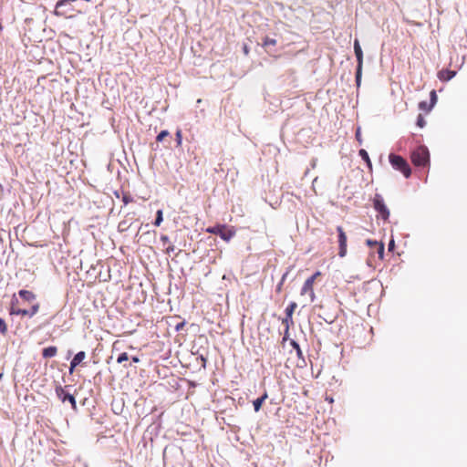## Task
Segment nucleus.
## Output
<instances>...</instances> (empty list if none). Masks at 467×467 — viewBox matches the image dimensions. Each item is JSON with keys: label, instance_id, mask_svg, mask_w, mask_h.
<instances>
[{"label": "nucleus", "instance_id": "obj_28", "mask_svg": "<svg viewBox=\"0 0 467 467\" xmlns=\"http://www.w3.org/2000/svg\"><path fill=\"white\" fill-rule=\"evenodd\" d=\"M174 249H175V248H174V245H173L172 244H171V243H170V244L166 246V248H165V253H166L167 254H171V253L174 252Z\"/></svg>", "mask_w": 467, "mask_h": 467}, {"label": "nucleus", "instance_id": "obj_26", "mask_svg": "<svg viewBox=\"0 0 467 467\" xmlns=\"http://www.w3.org/2000/svg\"><path fill=\"white\" fill-rule=\"evenodd\" d=\"M436 101H437V95H436L435 90H432V91L431 92V104H430V105H431V107H433V106H434V104L436 103Z\"/></svg>", "mask_w": 467, "mask_h": 467}, {"label": "nucleus", "instance_id": "obj_12", "mask_svg": "<svg viewBox=\"0 0 467 467\" xmlns=\"http://www.w3.org/2000/svg\"><path fill=\"white\" fill-rule=\"evenodd\" d=\"M296 306L297 305L296 302H291L289 306L285 308V318L283 320V323H285L287 327L289 326V323H293L292 317Z\"/></svg>", "mask_w": 467, "mask_h": 467}, {"label": "nucleus", "instance_id": "obj_27", "mask_svg": "<svg viewBox=\"0 0 467 467\" xmlns=\"http://www.w3.org/2000/svg\"><path fill=\"white\" fill-rule=\"evenodd\" d=\"M291 344L296 348L297 356L301 357L302 356V350L300 349L299 345L296 341H292Z\"/></svg>", "mask_w": 467, "mask_h": 467}, {"label": "nucleus", "instance_id": "obj_13", "mask_svg": "<svg viewBox=\"0 0 467 467\" xmlns=\"http://www.w3.org/2000/svg\"><path fill=\"white\" fill-rule=\"evenodd\" d=\"M85 358H86V353L84 351H79L78 353H77L70 362L69 372L72 373L74 368L78 364H80L84 360Z\"/></svg>", "mask_w": 467, "mask_h": 467}, {"label": "nucleus", "instance_id": "obj_14", "mask_svg": "<svg viewBox=\"0 0 467 467\" xmlns=\"http://www.w3.org/2000/svg\"><path fill=\"white\" fill-rule=\"evenodd\" d=\"M456 75V71L450 69H441L438 72V78L441 81H449Z\"/></svg>", "mask_w": 467, "mask_h": 467}, {"label": "nucleus", "instance_id": "obj_35", "mask_svg": "<svg viewBox=\"0 0 467 467\" xmlns=\"http://www.w3.org/2000/svg\"><path fill=\"white\" fill-rule=\"evenodd\" d=\"M131 360H132L134 363H138V362H140V358H139L137 356L132 357V358H131Z\"/></svg>", "mask_w": 467, "mask_h": 467}, {"label": "nucleus", "instance_id": "obj_15", "mask_svg": "<svg viewBox=\"0 0 467 467\" xmlns=\"http://www.w3.org/2000/svg\"><path fill=\"white\" fill-rule=\"evenodd\" d=\"M57 348L55 346H50V347L43 349L42 356L45 358H49L55 357L57 355Z\"/></svg>", "mask_w": 467, "mask_h": 467}, {"label": "nucleus", "instance_id": "obj_21", "mask_svg": "<svg viewBox=\"0 0 467 467\" xmlns=\"http://www.w3.org/2000/svg\"><path fill=\"white\" fill-rule=\"evenodd\" d=\"M170 136V132L168 130H161L156 137V140L158 142L162 141L166 137Z\"/></svg>", "mask_w": 467, "mask_h": 467}, {"label": "nucleus", "instance_id": "obj_19", "mask_svg": "<svg viewBox=\"0 0 467 467\" xmlns=\"http://www.w3.org/2000/svg\"><path fill=\"white\" fill-rule=\"evenodd\" d=\"M8 331L5 321L0 317V334L5 336Z\"/></svg>", "mask_w": 467, "mask_h": 467}, {"label": "nucleus", "instance_id": "obj_23", "mask_svg": "<svg viewBox=\"0 0 467 467\" xmlns=\"http://www.w3.org/2000/svg\"><path fill=\"white\" fill-rule=\"evenodd\" d=\"M419 108L426 112H429L431 109V106L427 103V101H421L419 104Z\"/></svg>", "mask_w": 467, "mask_h": 467}, {"label": "nucleus", "instance_id": "obj_25", "mask_svg": "<svg viewBox=\"0 0 467 467\" xmlns=\"http://www.w3.org/2000/svg\"><path fill=\"white\" fill-rule=\"evenodd\" d=\"M176 141H177V145L178 146H181L182 145V130H178L176 131Z\"/></svg>", "mask_w": 467, "mask_h": 467}, {"label": "nucleus", "instance_id": "obj_17", "mask_svg": "<svg viewBox=\"0 0 467 467\" xmlns=\"http://www.w3.org/2000/svg\"><path fill=\"white\" fill-rule=\"evenodd\" d=\"M267 399V393L265 392L262 397L256 399L255 400H254L253 404H254V410L257 412L260 410L261 407H262V404L264 403V401Z\"/></svg>", "mask_w": 467, "mask_h": 467}, {"label": "nucleus", "instance_id": "obj_16", "mask_svg": "<svg viewBox=\"0 0 467 467\" xmlns=\"http://www.w3.org/2000/svg\"><path fill=\"white\" fill-rule=\"evenodd\" d=\"M276 44H277L276 39L271 38L269 36H265L263 39L262 47L268 52L269 47H271V46L275 47V46H276Z\"/></svg>", "mask_w": 467, "mask_h": 467}, {"label": "nucleus", "instance_id": "obj_4", "mask_svg": "<svg viewBox=\"0 0 467 467\" xmlns=\"http://www.w3.org/2000/svg\"><path fill=\"white\" fill-rule=\"evenodd\" d=\"M207 233L219 235L223 240L229 241L235 234V231L226 225L218 224L206 229Z\"/></svg>", "mask_w": 467, "mask_h": 467}, {"label": "nucleus", "instance_id": "obj_8", "mask_svg": "<svg viewBox=\"0 0 467 467\" xmlns=\"http://www.w3.org/2000/svg\"><path fill=\"white\" fill-rule=\"evenodd\" d=\"M56 394H57V398L62 402L68 400L72 406V409L75 410H77V402H76L74 396L66 392L63 387H61V386L57 387Z\"/></svg>", "mask_w": 467, "mask_h": 467}, {"label": "nucleus", "instance_id": "obj_36", "mask_svg": "<svg viewBox=\"0 0 467 467\" xmlns=\"http://www.w3.org/2000/svg\"><path fill=\"white\" fill-rule=\"evenodd\" d=\"M326 400H327L329 403H333V401H334L332 398H328V397L326 398Z\"/></svg>", "mask_w": 467, "mask_h": 467}, {"label": "nucleus", "instance_id": "obj_20", "mask_svg": "<svg viewBox=\"0 0 467 467\" xmlns=\"http://www.w3.org/2000/svg\"><path fill=\"white\" fill-rule=\"evenodd\" d=\"M163 220V217H162V211L161 210H158L157 213H156V219H155V222H154V225L155 226H160L161 222Z\"/></svg>", "mask_w": 467, "mask_h": 467}, {"label": "nucleus", "instance_id": "obj_34", "mask_svg": "<svg viewBox=\"0 0 467 467\" xmlns=\"http://www.w3.org/2000/svg\"><path fill=\"white\" fill-rule=\"evenodd\" d=\"M356 138L359 141V143L362 142V139H361V134H360V130L359 129H358V130L356 132Z\"/></svg>", "mask_w": 467, "mask_h": 467}, {"label": "nucleus", "instance_id": "obj_3", "mask_svg": "<svg viewBox=\"0 0 467 467\" xmlns=\"http://www.w3.org/2000/svg\"><path fill=\"white\" fill-rule=\"evenodd\" d=\"M411 161L415 166L425 167L430 163V153L426 147L420 146L414 150L410 156Z\"/></svg>", "mask_w": 467, "mask_h": 467}, {"label": "nucleus", "instance_id": "obj_31", "mask_svg": "<svg viewBox=\"0 0 467 467\" xmlns=\"http://www.w3.org/2000/svg\"><path fill=\"white\" fill-rule=\"evenodd\" d=\"M161 241L162 242V244L165 245L166 244H170V238L167 236V235H161Z\"/></svg>", "mask_w": 467, "mask_h": 467}, {"label": "nucleus", "instance_id": "obj_32", "mask_svg": "<svg viewBox=\"0 0 467 467\" xmlns=\"http://www.w3.org/2000/svg\"><path fill=\"white\" fill-rule=\"evenodd\" d=\"M184 326H185V322H184V321L180 322V323H178V324L175 326V330H176V331H180V330H182V329L184 327Z\"/></svg>", "mask_w": 467, "mask_h": 467}, {"label": "nucleus", "instance_id": "obj_9", "mask_svg": "<svg viewBox=\"0 0 467 467\" xmlns=\"http://www.w3.org/2000/svg\"><path fill=\"white\" fill-rule=\"evenodd\" d=\"M366 244L370 247L371 254H376L379 260H382L384 257V244L379 243L378 241H373L370 239H368L366 241Z\"/></svg>", "mask_w": 467, "mask_h": 467}, {"label": "nucleus", "instance_id": "obj_7", "mask_svg": "<svg viewBox=\"0 0 467 467\" xmlns=\"http://www.w3.org/2000/svg\"><path fill=\"white\" fill-rule=\"evenodd\" d=\"M354 51H355V55H356L357 60H358L356 78H357V81L358 82L360 75H361V69H362V64H363V52H362L359 41L358 39H356L354 41Z\"/></svg>", "mask_w": 467, "mask_h": 467}, {"label": "nucleus", "instance_id": "obj_33", "mask_svg": "<svg viewBox=\"0 0 467 467\" xmlns=\"http://www.w3.org/2000/svg\"><path fill=\"white\" fill-rule=\"evenodd\" d=\"M243 51H244V54L245 56H248V55H249V53H250V48H249V47H248L246 44H244V47H243Z\"/></svg>", "mask_w": 467, "mask_h": 467}, {"label": "nucleus", "instance_id": "obj_10", "mask_svg": "<svg viewBox=\"0 0 467 467\" xmlns=\"http://www.w3.org/2000/svg\"><path fill=\"white\" fill-rule=\"evenodd\" d=\"M313 286H314V283H313L312 279H306L301 288V295L304 296V295L308 294L310 296L311 302H314L316 299V295H315Z\"/></svg>", "mask_w": 467, "mask_h": 467}, {"label": "nucleus", "instance_id": "obj_30", "mask_svg": "<svg viewBox=\"0 0 467 467\" xmlns=\"http://www.w3.org/2000/svg\"><path fill=\"white\" fill-rule=\"evenodd\" d=\"M320 275H321V272L317 271L314 275H312L310 277H308L307 279H312L313 283H315L316 279Z\"/></svg>", "mask_w": 467, "mask_h": 467}, {"label": "nucleus", "instance_id": "obj_24", "mask_svg": "<svg viewBox=\"0 0 467 467\" xmlns=\"http://www.w3.org/2000/svg\"><path fill=\"white\" fill-rule=\"evenodd\" d=\"M425 125L426 121L424 119V117L421 114H419L417 118V126L420 128H423Z\"/></svg>", "mask_w": 467, "mask_h": 467}, {"label": "nucleus", "instance_id": "obj_5", "mask_svg": "<svg viewBox=\"0 0 467 467\" xmlns=\"http://www.w3.org/2000/svg\"><path fill=\"white\" fill-rule=\"evenodd\" d=\"M373 207L377 211L378 217L387 221L389 217V211L386 206L384 200L380 194H375L373 199Z\"/></svg>", "mask_w": 467, "mask_h": 467}, {"label": "nucleus", "instance_id": "obj_1", "mask_svg": "<svg viewBox=\"0 0 467 467\" xmlns=\"http://www.w3.org/2000/svg\"><path fill=\"white\" fill-rule=\"evenodd\" d=\"M39 308H40L39 303L33 304L29 310L21 308L19 300H18L16 295L14 294L12 296L11 302H10L9 314L32 317L39 311Z\"/></svg>", "mask_w": 467, "mask_h": 467}, {"label": "nucleus", "instance_id": "obj_6", "mask_svg": "<svg viewBox=\"0 0 467 467\" xmlns=\"http://www.w3.org/2000/svg\"><path fill=\"white\" fill-rule=\"evenodd\" d=\"M337 232L338 234V255L345 257L348 253V237L342 226H337Z\"/></svg>", "mask_w": 467, "mask_h": 467}, {"label": "nucleus", "instance_id": "obj_2", "mask_svg": "<svg viewBox=\"0 0 467 467\" xmlns=\"http://www.w3.org/2000/svg\"><path fill=\"white\" fill-rule=\"evenodd\" d=\"M389 162L391 166L400 171L405 178H409L411 174V169L408 163V161L401 156L390 153L389 156Z\"/></svg>", "mask_w": 467, "mask_h": 467}, {"label": "nucleus", "instance_id": "obj_37", "mask_svg": "<svg viewBox=\"0 0 467 467\" xmlns=\"http://www.w3.org/2000/svg\"><path fill=\"white\" fill-rule=\"evenodd\" d=\"M393 245H394V242H393V241H391V242L389 243V249H391V247H393Z\"/></svg>", "mask_w": 467, "mask_h": 467}, {"label": "nucleus", "instance_id": "obj_22", "mask_svg": "<svg viewBox=\"0 0 467 467\" xmlns=\"http://www.w3.org/2000/svg\"><path fill=\"white\" fill-rule=\"evenodd\" d=\"M129 360V356L126 352L120 353L117 358V362L119 364H122L125 361Z\"/></svg>", "mask_w": 467, "mask_h": 467}, {"label": "nucleus", "instance_id": "obj_18", "mask_svg": "<svg viewBox=\"0 0 467 467\" xmlns=\"http://www.w3.org/2000/svg\"><path fill=\"white\" fill-rule=\"evenodd\" d=\"M358 154L362 158V160H364L367 162V164L370 167L371 161H370V159H369V156H368V153L367 152V150H365L364 149H361L359 150Z\"/></svg>", "mask_w": 467, "mask_h": 467}, {"label": "nucleus", "instance_id": "obj_11", "mask_svg": "<svg viewBox=\"0 0 467 467\" xmlns=\"http://www.w3.org/2000/svg\"><path fill=\"white\" fill-rule=\"evenodd\" d=\"M18 296L26 303L32 304V305L36 303L35 301H36V296L32 291L25 290V289L19 290Z\"/></svg>", "mask_w": 467, "mask_h": 467}, {"label": "nucleus", "instance_id": "obj_29", "mask_svg": "<svg viewBox=\"0 0 467 467\" xmlns=\"http://www.w3.org/2000/svg\"><path fill=\"white\" fill-rule=\"evenodd\" d=\"M122 201L125 204H128L129 202H132V198L130 194H124L122 197Z\"/></svg>", "mask_w": 467, "mask_h": 467}]
</instances>
